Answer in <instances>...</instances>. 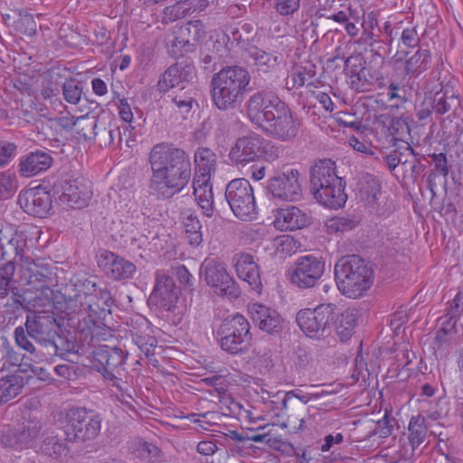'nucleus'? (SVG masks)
I'll return each mask as SVG.
<instances>
[{
    "mask_svg": "<svg viewBox=\"0 0 463 463\" xmlns=\"http://www.w3.org/2000/svg\"><path fill=\"white\" fill-rule=\"evenodd\" d=\"M249 71L241 66H226L213 74L210 83L213 104L222 111L239 107L249 90Z\"/></svg>",
    "mask_w": 463,
    "mask_h": 463,
    "instance_id": "4",
    "label": "nucleus"
},
{
    "mask_svg": "<svg viewBox=\"0 0 463 463\" xmlns=\"http://www.w3.org/2000/svg\"><path fill=\"white\" fill-rule=\"evenodd\" d=\"M15 272V264L11 260L6 263L0 266V298H5L10 290L15 286L14 285V276Z\"/></svg>",
    "mask_w": 463,
    "mask_h": 463,
    "instance_id": "42",
    "label": "nucleus"
},
{
    "mask_svg": "<svg viewBox=\"0 0 463 463\" xmlns=\"http://www.w3.org/2000/svg\"><path fill=\"white\" fill-rule=\"evenodd\" d=\"M420 43V38L416 26L411 25L402 29L399 43L400 48L401 45L407 48H415L419 46Z\"/></svg>",
    "mask_w": 463,
    "mask_h": 463,
    "instance_id": "59",
    "label": "nucleus"
},
{
    "mask_svg": "<svg viewBox=\"0 0 463 463\" xmlns=\"http://www.w3.org/2000/svg\"><path fill=\"white\" fill-rule=\"evenodd\" d=\"M299 172L289 169L272 177L269 182V191L273 197L281 201H297L301 197Z\"/></svg>",
    "mask_w": 463,
    "mask_h": 463,
    "instance_id": "19",
    "label": "nucleus"
},
{
    "mask_svg": "<svg viewBox=\"0 0 463 463\" xmlns=\"http://www.w3.org/2000/svg\"><path fill=\"white\" fill-rule=\"evenodd\" d=\"M358 221L350 215L334 217L326 222V228L330 233L345 232L354 229Z\"/></svg>",
    "mask_w": 463,
    "mask_h": 463,
    "instance_id": "48",
    "label": "nucleus"
},
{
    "mask_svg": "<svg viewBox=\"0 0 463 463\" xmlns=\"http://www.w3.org/2000/svg\"><path fill=\"white\" fill-rule=\"evenodd\" d=\"M128 353L120 347L99 345L93 351V363L95 369L101 373L103 378L112 386L116 387L126 403L133 400L131 386L127 381L125 363Z\"/></svg>",
    "mask_w": 463,
    "mask_h": 463,
    "instance_id": "7",
    "label": "nucleus"
},
{
    "mask_svg": "<svg viewBox=\"0 0 463 463\" xmlns=\"http://www.w3.org/2000/svg\"><path fill=\"white\" fill-rule=\"evenodd\" d=\"M48 348L44 352V355L48 356H63L68 353H75L77 352V344L74 340H70L62 335H61L58 332L52 342L47 343Z\"/></svg>",
    "mask_w": 463,
    "mask_h": 463,
    "instance_id": "39",
    "label": "nucleus"
},
{
    "mask_svg": "<svg viewBox=\"0 0 463 463\" xmlns=\"http://www.w3.org/2000/svg\"><path fill=\"white\" fill-rule=\"evenodd\" d=\"M232 260L239 279L247 282L252 290L260 294L262 289V283L259 266L253 256L242 252L236 254Z\"/></svg>",
    "mask_w": 463,
    "mask_h": 463,
    "instance_id": "26",
    "label": "nucleus"
},
{
    "mask_svg": "<svg viewBox=\"0 0 463 463\" xmlns=\"http://www.w3.org/2000/svg\"><path fill=\"white\" fill-rule=\"evenodd\" d=\"M52 162L53 159L50 153L36 150L21 157L18 171L24 177H32L47 171L52 166Z\"/></svg>",
    "mask_w": 463,
    "mask_h": 463,
    "instance_id": "27",
    "label": "nucleus"
},
{
    "mask_svg": "<svg viewBox=\"0 0 463 463\" xmlns=\"http://www.w3.org/2000/svg\"><path fill=\"white\" fill-rule=\"evenodd\" d=\"M310 183L315 198L328 208L338 209L345 205L347 195L345 183L335 170V163L331 159H320L310 171Z\"/></svg>",
    "mask_w": 463,
    "mask_h": 463,
    "instance_id": "6",
    "label": "nucleus"
},
{
    "mask_svg": "<svg viewBox=\"0 0 463 463\" xmlns=\"http://www.w3.org/2000/svg\"><path fill=\"white\" fill-rule=\"evenodd\" d=\"M178 299V289L173 278L163 270L156 272V283L148 301L166 311H172L175 307Z\"/></svg>",
    "mask_w": 463,
    "mask_h": 463,
    "instance_id": "20",
    "label": "nucleus"
},
{
    "mask_svg": "<svg viewBox=\"0 0 463 463\" xmlns=\"http://www.w3.org/2000/svg\"><path fill=\"white\" fill-rule=\"evenodd\" d=\"M364 58L361 54L350 55L345 61V71L348 77L366 71Z\"/></svg>",
    "mask_w": 463,
    "mask_h": 463,
    "instance_id": "61",
    "label": "nucleus"
},
{
    "mask_svg": "<svg viewBox=\"0 0 463 463\" xmlns=\"http://www.w3.org/2000/svg\"><path fill=\"white\" fill-rule=\"evenodd\" d=\"M404 149H400V146L395 147L392 153L387 154L383 156V161L388 165L390 170H394L400 164L405 166L409 160H403Z\"/></svg>",
    "mask_w": 463,
    "mask_h": 463,
    "instance_id": "63",
    "label": "nucleus"
},
{
    "mask_svg": "<svg viewBox=\"0 0 463 463\" xmlns=\"http://www.w3.org/2000/svg\"><path fill=\"white\" fill-rule=\"evenodd\" d=\"M317 75V66L312 61H304L293 66L288 80H287V87L288 90L294 88H301L305 85L307 87H317L315 84V77Z\"/></svg>",
    "mask_w": 463,
    "mask_h": 463,
    "instance_id": "29",
    "label": "nucleus"
},
{
    "mask_svg": "<svg viewBox=\"0 0 463 463\" xmlns=\"http://www.w3.org/2000/svg\"><path fill=\"white\" fill-rule=\"evenodd\" d=\"M194 195L198 205L202 208L203 214L207 217H212L214 210L212 185L194 189Z\"/></svg>",
    "mask_w": 463,
    "mask_h": 463,
    "instance_id": "46",
    "label": "nucleus"
},
{
    "mask_svg": "<svg viewBox=\"0 0 463 463\" xmlns=\"http://www.w3.org/2000/svg\"><path fill=\"white\" fill-rule=\"evenodd\" d=\"M201 275L215 295L230 299L240 297V287L228 272L223 262L215 259L204 260L201 265Z\"/></svg>",
    "mask_w": 463,
    "mask_h": 463,
    "instance_id": "14",
    "label": "nucleus"
},
{
    "mask_svg": "<svg viewBox=\"0 0 463 463\" xmlns=\"http://www.w3.org/2000/svg\"><path fill=\"white\" fill-rule=\"evenodd\" d=\"M194 74L195 69L192 62L187 60L178 61L168 67L163 73L157 82V89L160 92H166L184 82L192 80Z\"/></svg>",
    "mask_w": 463,
    "mask_h": 463,
    "instance_id": "24",
    "label": "nucleus"
},
{
    "mask_svg": "<svg viewBox=\"0 0 463 463\" xmlns=\"http://www.w3.org/2000/svg\"><path fill=\"white\" fill-rule=\"evenodd\" d=\"M186 33L175 36L171 44L168 46V52L172 57L178 58L184 56V53L193 51L194 44L190 39L184 37Z\"/></svg>",
    "mask_w": 463,
    "mask_h": 463,
    "instance_id": "52",
    "label": "nucleus"
},
{
    "mask_svg": "<svg viewBox=\"0 0 463 463\" xmlns=\"http://www.w3.org/2000/svg\"><path fill=\"white\" fill-rule=\"evenodd\" d=\"M433 109L437 114L444 115L450 110H456L460 106L459 99L455 95L448 96L446 93H436L431 98Z\"/></svg>",
    "mask_w": 463,
    "mask_h": 463,
    "instance_id": "43",
    "label": "nucleus"
},
{
    "mask_svg": "<svg viewBox=\"0 0 463 463\" xmlns=\"http://www.w3.org/2000/svg\"><path fill=\"white\" fill-rule=\"evenodd\" d=\"M25 262L28 264L23 274L25 285L44 307H54L57 296L52 287L57 285L58 280L52 265L43 259L29 262L25 258Z\"/></svg>",
    "mask_w": 463,
    "mask_h": 463,
    "instance_id": "9",
    "label": "nucleus"
},
{
    "mask_svg": "<svg viewBox=\"0 0 463 463\" xmlns=\"http://www.w3.org/2000/svg\"><path fill=\"white\" fill-rule=\"evenodd\" d=\"M182 33L192 35L194 41H199L206 36L205 26L201 20L189 21L184 27L179 29Z\"/></svg>",
    "mask_w": 463,
    "mask_h": 463,
    "instance_id": "62",
    "label": "nucleus"
},
{
    "mask_svg": "<svg viewBox=\"0 0 463 463\" xmlns=\"http://www.w3.org/2000/svg\"><path fill=\"white\" fill-rule=\"evenodd\" d=\"M423 423L424 418L420 417H412L409 422V441L413 450L425 439L427 430Z\"/></svg>",
    "mask_w": 463,
    "mask_h": 463,
    "instance_id": "44",
    "label": "nucleus"
},
{
    "mask_svg": "<svg viewBox=\"0 0 463 463\" xmlns=\"http://www.w3.org/2000/svg\"><path fill=\"white\" fill-rule=\"evenodd\" d=\"M400 149L409 151V156H411V160H409L407 164H409L411 167V178L416 181L424 171L425 165L421 164L420 160L417 157L419 154L415 153L414 149L408 142H402V145L400 146Z\"/></svg>",
    "mask_w": 463,
    "mask_h": 463,
    "instance_id": "55",
    "label": "nucleus"
},
{
    "mask_svg": "<svg viewBox=\"0 0 463 463\" xmlns=\"http://www.w3.org/2000/svg\"><path fill=\"white\" fill-rule=\"evenodd\" d=\"M75 287L73 294L61 295L66 314L71 316L70 319L77 317L85 340L89 338V345H96L100 341L108 340L112 336V332L100 320L110 314L113 303L110 292L106 288L98 287L90 279H84Z\"/></svg>",
    "mask_w": 463,
    "mask_h": 463,
    "instance_id": "1",
    "label": "nucleus"
},
{
    "mask_svg": "<svg viewBox=\"0 0 463 463\" xmlns=\"http://www.w3.org/2000/svg\"><path fill=\"white\" fill-rule=\"evenodd\" d=\"M12 301L13 305L16 309L24 307V304H27L33 307H45L42 302L38 301L37 297L33 294L32 290H29V287H27L24 293L19 292V288L14 286L12 290Z\"/></svg>",
    "mask_w": 463,
    "mask_h": 463,
    "instance_id": "45",
    "label": "nucleus"
},
{
    "mask_svg": "<svg viewBox=\"0 0 463 463\" xmlns=\"http://www.w3.org/2000/svg\"><path fill=\"white\" fill-rule=\"evenodd\" d=\"M253 322L262 331L274 335L282 331L283 318L279 313L263 304L253 303L249 307Z\"/></svg>",
    "mask_w": 463,
    "mask_h": 463,
    "instance_id": "25",
    "label": "nucleus"
},
{
    "mask_svg": "<svg viewBox=\"0 0 463 463\" xmlns=\"http://www.w3.org/2000/svg\"><path fill=\"white\" fill-rule=\"evenodd\" d=\"M404 58L403 71L409 79L418 78L430 68L432 61L430 51L423 48H418L413 53L399 50L393 56L395 62L402 61Z\"/></svg>",
    "mask_w": 463,
    "mask_h": 463,
    "instance_id": "22",
    "label": "nucleus"
},
{
    "mask_svg": "<svg viewBox=\"0 0 463 463\" xmlns=\"http://www.w3.org/2000/svg\"><path fill=\"white\" fill-rule=\"evenodd\" d=\"M444 316L458 321L463 316V292L458 291L454 298L447 302Z\"/></svg>",
    "mask_w": 463,
    "mask_h": 463,
    "instance_id": "56",
    "label": "nucleus"
},
{
    "mask_svg": "<svg viewBox=\"0 0 463 463\" xmlns=\"http://www.w3.org/2000/svg\"><path fill=\"white\" fill-rule=\"evenodd\" d=\"M24 385V377L11 374L0 379V405L16 397Z\"/></svg>",
    "mask_w": 463,
    "mask_h": 463,
    "instance_id": "37",
    "label": "nucleus"
},
{
    "mask_svg": "<svg viewBox=\"0 0 463 463\" xmlns=\"http://www.w3.org/2000/svg\"><path fill=\"white\" fill-rule=\"evenodd\" d=\"M140 321L138 326H133L130 329L132 340L146 357L154 356L157 339L152 335L148 321L144 317H141Z\"/></svg>",
    "mask_w": 463,
    "mask_h": 463,
    "instance_id": "28",
    "label": "nucleus"
},
{
    "mask_svg": "<svg viewBox=\"0 0 463 463\" xmlns=\"http://www.w3.org/2000/svg\"><path fill=\"white\" fill-rule=\"evenodd\" d=\"M195 169L204 173L215 171L216 155L208 147H199L194 152Z\"/></svg>",
    "mask_w": 463,
    "mask_h": 463,
    "instance_id": "41",
    "label": "nucleus"
},
{
    "mask_svg": "<svg viewBox=\"0 0 463 463\" xmlns=\"http://www.w3.org/2000/svg\"><path fill=\"white\" fill-rule=\"evenodd\" d=\"M96 128L97 120L95 118L85 115L76 118L74 130L78 135L83 137L84 140H90L98 135L95 131Z\"/></svg>",
    "mask_w": 463,
    "mask_h": 463,
    "instance_id": "47",
    "label": "nucleus"
},
{
    "mask_svg": "<svg viewBox=\"0 0 463 463\" xmlns=\"http://www.w3.org/2000/svg\"><path fill=\"white\" fill-rule=\"evenodd\" d=\"M250 121L266 135L283 141L298 134V126L288 106L272 90H262L246 102Z\"/></svg>",
    "mask_w": 463,
    "mask_h": 463,
    "instance_id": "3",
    "label": "nucleus"
},
{
    "mask_svg": "<svg viewBox=\"0 0 463 463\" xmlns=\"http://www.w3.org/2000/svg\"><path fill=\"white\" fill-rule=\"evenodd\" d=\"M185 239L193 247L199 246L203 241L202 224L194 213H189L184 220Z\"/></svg>",
    "mask_w": 463,
    "mask_h": 463,
    "instance_id": "40",
    "label": "nucleus"
},
{
    "mask_svg": "<svg viewBox=\"0 0 463 463\" xmlns=\"http://www.w3.org/2000/svg\"><path fill=\"white\" fill-rule=\"evenodd\" d=\"M247 57L249 65L262 73L275 70L280 62L276 52H268L257 46H251L247 50Z\"/></svg>",
    "mask_w": 463,
    "mask_h": 463,
    "instance_id": "30",
    "label": "nucleus"
},
{
    "mask_svg": "<svg viewBox=\"0 0 463 463\" xmlns=\"http://www.w3.org/2000/svg\"><path fill=\"white\" fill-rule=\"evenodd\" d=\"M187 15L188 14H186L185 7L180 0L172 5L165 7L162 15V22L163 24H170Z\"/></svg>",
    "mask_w": 463,
    "mask_h": 463,
    "instance_id": "57",
    "label": "nucleus"
},
{
    "mask_svg": "<svg viewBox=\"0 0 463 463\" xmlns=\"http://www.w3.org/2000/svg\"><path fill=\"white\" fill-rule=\"evenodd\" d=\"M194 89L182 86L177 91L173 92L169 97L171 103L176 108L177 111L185 116L190 113L194 104Z\"/></svg>",
    "mask_w": 463,
    "mask_h": 463,
    "instance_id": "38",
    "label": "nucleus"
},
{
    "mask_svg": "<svg viewBox=\"0 0 463 463\" xmlns=\"http://www.w3.org/2000/svg\"><path fill=\"white\" fill-rule=\"evenodd\" d=\"M101 422V416L97 411L85 407H74L66 412L61 432L68 441L85 442L99 436Z\"/></svg>",
    "mask_w": 463,
    "mask_h": 463,
    "instance_id": "10",
    "label": "nucleus"
},
{
    "mask_svg": "<svg viewBox=\"0 0 463 463\" xmlns=\"http://www.w3.org/2000/svg\"><path fill=\"white\" fill-rule=\"evenodd\" d=\"M280 153V147L272 141L259 133L250 132L236 139L228 156L234 165H246L260 160L274 162Z\"/></svg>",
    "mask_w": 463,
    "mask_h": 463,
    "instance_id": "8",
    "label": "nucleus"
},
{
    "mask_svg": "<svg viewBox=\"0 0 463 463\" xmlns=\"http://www.w3.org/2000/svg\"><path fill=\"white\" fill-rule=\"evenodd\" d=\"M17 153V146L14 142L7 140H0V168L9 165L15 157Z\"/></svg>",
    "mask_w": 463,
    "mask_h": 463,
    "instance_id": "60",
    "label": "nucleus"
},
{
    "mask_svg": "<svg viewBox=\"0 0 463 463\" xmlns=\"http://www.w3.org/2000/svg\"><path fill=\"white\" fill-rule=\"evenodd\" d=\"M17 179L10 172L0 173V200L10 198L17 190Z\"/></svg>",
    "mask_w": 463,
    "mask_h": 463,
    "instance_id": "51",
    "label": "nucleus"
},
{
    "mask_svg": "<svg viewBox=\"0 0 463 463\" xmlns=\"http://www.w3.org/2000/svg\"><path fill=\"white\" fill-rule=\"evenodd\" d=\"M128 449L135 458L148 463L159 462L164 457L162 450L157 446L140 438L132 439L128 444Z\"/></svg>",
    "mask_w": 463,
    "mask_h": 463,
    "instance_id": "33",
    "label": "nucleus"
},
{
    "mask_svg": "<svg viewBox=\"0 0 463 463\" xmlns=\"http://www.w3.org/2000/svg\"><path fill=\"white\" fill-rule=\"evenodd\" d=\"M216 334L220 347L230 354H246L251 345L250 325L241 314L223 319Z\"/></svg>",
    "mask_w": 463,
    "mask_h": 463,
    "instance_id": "11",
    "label": "nucleus"
},
{
    "mask_svg": "<svg viewBox=\"0 0 463 463\" xmlns=\"http://www.w3.org/2000/svg\"><path fill=\"white\" fill-rule=\"evenodd\" d=\"M16 30L28 36H33L37 32V24L33 14L19 11V18L15 21Z\"/></svg>",
    "mask_w": 463,
    "mask_h": 463,
    "instance_id": "53",
    "label": "nucleus"
},
{
    "mask_svg": "<svg viewBox=\"0 0 463 463\" xmlns=\"http://www.w3.org/2000/svg\"><path fill=\"white\" fill-rule=\"evenodd\" d=\"M55 322L53 313L47 310L33 311L27 316L26 332L43 348V353L48 348L47 343L52 342L57 334Z\"/></svg>",
    "mask_w": 463,
    "mask_h": 463,
    "instance_id": "18",
    "label": "nucleus"
},
{
    "mask_svg": "<svg viewBox=\"0 0 463 463\" xmlns=\"http://www.w3.org/2000/svg\"><path fill=\"white\" fill-rule=\"evenodd\" d=\"M68 442L66 436H63L61 430H60L55 434L52 432L46 436L42 441L40 449L43 454L58 458L69 453Z\"/></svg>",
    "mask_w": 463,
    "mask_h": 463,
    "instance_id": "36",
    "label": "nucleus"
},
{
    "mask_svg": "<svg viewBox=\"0 0 463 463\" xmlns=\"http://www.w3.org/2000/svg\"><path fill=\"white\" fill-rule=\"evenodd\" d=\"M433 102L431 98H425L422 102L415 108L416 124L425 126L432 122Z\"/></svg>",
    "mask_w": 463,
    "mask_h": 463,
    "instance_id": "54",
    "label": "nucleus"
},
{
    "mask_svg": "<svg viewBox=\"0 0 463 463\" xmlns=\"http://www.w3.org/2000/svg\"><path fill=\"white\" fill-rule=\"evenodd\" d=\"M276 250L282 257L291 256L298 250L297 241L289 235H282L276 239Z\"/></svg>",
    "mask_w": 463,
    "mask_h": 463,
    "instance_id": "58",
    "label": "nucleus"
},
{
    "mask_svg": "<svg viewBox=\"0 0 463 463\" xmlns=\"http://www.w3.org/2000/svg\"><path fill=\"white\" fill-rule=\"evenodd\" d=\"M26 328L18 326L14 329V339L19 347L27 351L30 354L35 353V347L33 343L28 339Z\"/></svg>",
    "mask_w": 463,
    "mask_h": 463,
    "instance_id": "64",
    "label": "nucleus"
},
{
    "mask_svg": "<svg viewBox=\"0 0 463 463\" xmlns=\"http://www.w3.org/2000/svg\"><path fill=\"white\" fill-rule=\"evenodd\" d=\"M42 423L35 418L24 419L17 427H5L1 432L0 441L5 447L15 449L30 448L39 436Z\"/></svg>",
    "mask_w": 463,
    "mask_h": 463,
    "instance_id": "15",
    "label": "nucleus"
},
{
    "mask_svg": "<svg viewBox=\"0 0 463 463\" xmlns=\"http://www.w3.org/2000/svg\"><path fill=\"white\" fill-rule=\"evenodd\" d=\"M18 203L28 214L43 218L52 208V197L48 191L39 186L22 191L18 195Z\"/></svg>",
    "mask_w": 463,
    "mask_h": 463,
    "instance_id": "21",
    "label": "nucleus"
},
{
    "mask_svg": "<svg viewBox=\"0 0 463 463\" xmlns=\"http://www.w3.org/2000/svg\"><path fill=\"white\" fill-rule=\"evenodd\" d=\"M357 320L358 310L356 308L348 307L342 313L335 311L333 329H335L341 341H346L352 336Z\"/></svg>",
    "mask_w": 463,
    "mask_h": 463,
    "instance_id": "34",
    "label": "nucleus"
},
{
    "mask_svg": "<svg viewBox=\"0 0 463 463\" xmlns=\"http://www.w3.org/2000/svg\"><path fill=\"white\" fill-rule=\"evenodd\" d=\"M335 279L343 295L358 298L373 286V269L369 261L359 255H346L335 264Z\"/></svg>",
    "mask_w": 463,
    "mask_h": 463,
    "instance_id": "5",
    "label": "nucleus"
},
{
    "mask_svg": "<svg viewBox=\"0 0 463 463\" xmlns=\"http://www.w3.org/2000/svg\"><path fill=\"white\" fill-rule=\"evenodd\" d=\"M356 190L361 201L367 205L373 206L377 203L378 195L381 194V183L371 174H362L358 177Z\"/></svg>",
    "mask_w": 463,
    "mask_h": 463,
    "instance_id": "32",
    "label": "nucleus"
},
{
    "mask_svg": "<svg viewBox=\"0 0 463 463\" xmlns=\"http://www.w3.org/2000/svg\"><path fill=\"white\" fill-rule=\"evenodd\" d=\"M275 222L281 230L295 231L306 227L309 219L302 210L290 206L278 212Z\"/></svg>",
    "mask_w": 463,
    "mask_h": 463,
    "instance_id": "31",
    "label": "nucleus"
},
{
    "mask_svg": "<svg viewBox=\"0 0 463 463\" xmlns=\"http://www.w3.org/2000/svg\"><path fill=\"white\" fill-rule=\"evenodd\" d=\"M225 199L233 214L243 222L258 218V208L253 188L245 178H236L228 183Z\"/></svg>",
    "mask_w": 463,
    "mask_h": 463,
    "instance_id": "13",
    "label": "nucleus"
},
{
    "mask_svg": "<svg viewBox=\"0 0 463 463\" xmlns=\"http://www.w3.org/2000/svg\"><path fill=\"white\" fill-rule=\"evenodd\" d=\"M406 131L408 134L411 131L410 126L404 120L401 118H392L390 126L387 128L386 132H389L390 140L389 143L392 144L395 147L402 146V142H405L402 138V134Z\"/></svg>",
    "mask_w": 463,
    "mask_h": 463,
    "instance_id": "49",
    "label": "nucleus"
},
{
    "mask_svg": "<svg viewBox=\"0 0 463 463\" xmlns=\"http://www.w3.org/2000/svg\"><path fill=\"white\" fill-rule=\"evenodd\" d=\"M151 170L148 187L163 199L180 194L189 184L192 163L189 154L172 143L156 144L148 154Z\"/></svg>",
    "mask_w": 463,
    "mask_h": 463,
    "instance_id": "2",
    "label": "nucleus"
},
{
    "mask_svg": "<svg viewBox=\"0 0 463 463\" xmlns=\"http://www.w3.org/2000/svg\"><path fill=\"white\" fill-rule=\"evenodd\" d=\"M5 232L0 241V257L2 259H7L14 257V259L19 258L24 260V249L26 245V241L17 234H14L10 231Z\"/></svg>",
    "mask_w": 463,
    "mask_h": 463,
    "instance_id": "35",
    "label": "nucleus"
},
{
    "mask_svg": "<svg viewBox=\"0 0 463 463\" xmlns=\"http://www.w3.org/2000/svg\"><path fill=\"white\" fill-rule=\"evenodd\" d=\"M60 201L71 208H83L92 196L90 184L82 179L61 178L54 184Z\"/></svg>",
    "mask_w": 463,
    "mask_h": 463,
    "instance_id": "17",
    "label": "nucleus"
},
{
    "mask_svg": "<svg viewBox=\"0 0 463 463\" xmlns=\"http://www.w3.org/2000/svg\"><path fill=\"white\" fill-rule=\"evenodd\" d=\"M325 261L314 255L298 258L290 273V281L299 288H310L317 285L325 271Z\"/></svg>",
    "mask_w": 463,
    "mask_h": 463,
    "instance_id": "16",
    "label": "nucleus"
},
{
    "mask_svg": "<svg viewBox=\"0 0 463 463\" xmlns=\"http://www.w3.org/2000/svg\"><path fill=\"white\" fill-rule=\"evenodd\" d=\"M82 86L74 79L67 80L62 84V96L66 102L76 105L81 99Z\"/></svg>",
    "mask_w": 463,
    "mask_h": 463,
    "instance_id": "50",
    "label": "nucleus"
},
{
    "mask_svg": "<svg viewBox=\"0 0 463 463\" xmlns=\"http://www.w3.org/2000/svg\"><path fill=\"white\" fill-rule=\"evenodd\" d=\"M336 306L333 303L320 304L315 308H304L296 316L300 330L308 337L321 339L333 331Z\"/></svg>",
    "mask_w": 463,
    "mask_h": 463,
    "instance_id": "12",
    "label": "nucleus"
},
{
    "mask_svg": "<svg viewBox=\"0 0 463 463\" xmlns=\"http://www.w3.org/2000/svg\"><path fill=\"white\" fill-rule=\"evenodd\" d=\"M98 264L116 280L128 279L137 270L133 262L109 250H104L99 254Z\"/></svg>",
    "mask_w": 463,
    "mask_h": 463,
    "instance_id": "23",
    "label": "nucleus"
}]
</instances>
